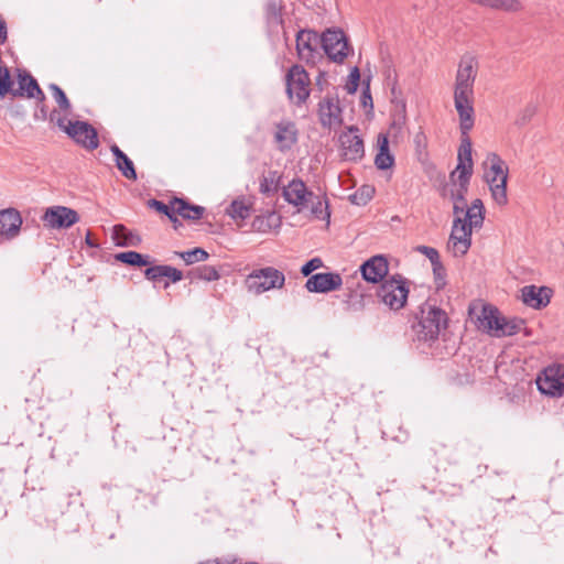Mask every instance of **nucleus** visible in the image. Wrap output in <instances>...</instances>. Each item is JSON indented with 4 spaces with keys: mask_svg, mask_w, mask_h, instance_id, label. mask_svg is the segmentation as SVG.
I'll return each mask as SVG.
<instances>
[{
    "mask_svg": "<svg viewBox=\"0 0 564 564\" xmlns=\"http://www.w3.org/2000/svg\"><path fill=\"white\" fill-rule=\"evenodd\" d=\"M358 128L349 127L339 135L341 156L346 161H359L365 155L364 140L357 134Z\"/></svg>",
    "mask_w": 564,
    "mask_h": 564,
    "instance_id": "15",
    "label": "nucleus"
},
{
    "mask_svg": "<svg viewBox=\"0 0 564 564\" xmlns=\"http://www.w3.org/2000/svg\"><path fill=\"white\" fill-rule=\"evenodd\" d=\"M286 94L289 99L296 104H304L310 97L311 79L308 73L302 65L294 64L285 75Z\"/></svg>",
    "mask_w": 564,
    "mask_h": 564,
    "instance_id": "10",
    "label": "nucleus"
},
{
    "mask_svg": "<svg viewBox=\"0 0 564 564\" xmlns=\"http://www.w3.org/2000/svg\"><path fill=\"white\" fill-rule=\"evenodd\" d=\"M484 180L488 184L494 202L499 206L508 204L507 182L509 167L495 152L487 154L482 163Z\"/></svg>",
    "mask_w": 564,
    "mask_h": 564,
    "instance_id": "3",
    "label": "nucleus"
},
{
    "mask_svg": "<svg viewBox=\"0 0 564 564\" xmlns=\"http://www.w3.org/2000/svg\"><path fill=\"white\" fill-rule=\"evenodd\" d=\"M22 217L14 208L0 210V235L14 238L21 228Z\"/></svg>",
    "mask_w": 564,
    "mask_h": 564,
    "instance_id": "24",
    "label": "nucleus"
},
{
    "mask_svg": "<svg viewBox=\"0 0 564 564\" xmlns=\"http://www.w3.org/2000/svg\"><path fill=\"white\" fill-rule=\"evenodd\" d=\"M478 58L470 54H464L457 65L454 83V106L458 113V119L469 121V117H475L474 110V86L478 75Z\"/></svg>",
    "mask_w": 564,
    "mask_h": 564,
    "instance_id": "1",
    "label": "nucleus"
},
{
    "mask_svg": "<svg viewBox=\"0 0 564 564\" xmlns=\"http://www.w3.org/2000/svg\"><path fill=\"white\" fill-rule=\"evenodd\" d=\"M415 250L424 254L431 261L432 265H435L441 262L440 253L435 248L427 246H417Z\"/></svg>",
    "mask_w": 564,
    "mask_h": 564,
    "instance_id": "43",
    "label": "nucleus"
},
{
    "mask_svg": "<svg viewBox=\"0 0 564 564\" xmlns=\"http://www.w3.org/2000/svg\"><path fill=\"white\" fill-rule=\"evenodd\" d=\"M280 181L281 174L278 171H268L260 178V192L267 196L278 193Z\"/></svg>",
    "mask_w": 564,
    "mask_h": 564,
    "instance_id": "30",
    "label": "nucleus"
},
{
    "mask_svg": "<svg viewBox=\"0 0 564 564\" xmlns=\"http://www.w3.org/2000/svg\"><path fill=\"white\" fill-rule=\"evenodd\" d=\"M175 254L180 257L187 265L194 264L196 262H203L209 257L208 252L199 247L187 251H175Z\"/></svg>",
    "mask_w": 564,
    "mask_h": 564,
    "instance_id": "33",
    "label": "nucleus"
},
{
    "mask_svg": "<svg viewBox=\"0 0 564 564\" xmlns=\"http://www.w3.org/2000/svg\"><path fill=\"white\" fill-rule=\"evenodd\" d=\"M8 39L7 23L0 15V44H3Z\"/></svg>",
    "mask_w": 564,
    "mask_h": 564,
    "instance_id": "46",
    "label": "nucleus"
},
{
    "mask_svg": "<svg viewBox=\"0 0 564 564\" xmlns=\"http://www.w3.org/2000/svg\"><path fill=\"white\" fill-rule=\"evenodd\" d=\"M110 151L115 156L116 166L121 174L128 180L135 181L137 172L134 164L128 155L117 144H112Z\"/></svg>",
    "mask_w": 564,
    "mask_h": 564,
    "instance_id": "26",
    "label": "nucleus"
},
{
    "mask_svg": "<svg viewBox=\"0 0 564 564\" xmlns=\"http://www.w3.org/2000/svg\"><path fill=\"white\" fill-rule=\"evenodd\" d=\"M325 54L334 62L341 63L348 55V43L341 31L327 30L321 36Z\"/></svg>",
    "mask_w": 564,
    "mask_h": 564,
    "instance_id": "14",
    "label": "nucleus"
},
{
    "mask_svg": "<svg viewBox=\"0 0 564 564\" xmlns=\"http://www.w3.org/2000/svg\"><path fill=\"white\" fill-rule=\"evenodd\" d=\"M126 231V227L123 225H116L113 227V234L116 238L118 239L121 234Z\"/></svg>",
    "mask_w": 564,
    "mask_h": 564,
    "instance_id": "50",
    "label": "nucleus"
},
{
    "mask_svg": "<svg viewBox=\"0 0 564 564\" xmlns=\"http://www.w3.org/2000/svg\"><path fill=\"white\" fill-rule=\"evenodd\" d=\"M366 296L362 293L351 292L347 300L348 308L351 311H361L364 310Z\"/></svg>",
    "mask_w": 564,
    "mask_h": 564,
    "instance_id": "41",
    "label": "nucleus"
},
{
    "mask_svg": "<svg viewBox=\"0 0 564 564\" xmlns=\"http://www.w3.org/2000/svg\"><path fill=\"white\" fill-rule=\"evenodd\" d=\"M147 280L152 282H161L162 279L176 283L183 279V272L167 264L152 265L144 271Z\"/></svg>",
    "mask_w": 564,
    "mask_h": 564,
    "instance_id": "25",
    "label": "nucleus"
},
{
    "mask_svg": "<svg viewBox=\"0 0 564 564\" xmlns=\"http://www.w3.org/2000/svg\"><path fill=\"white\" fill-rule=\"evenodd\" d=\"M284 283L285 276L283 272L273 267L256 269L246 278L248 290L256 294H262L273 289H281Z\"/></svg>",
    "mask_w": 564,
    "mask_h": 564,
    "instance_id": "9",
    "label": "nucleus"
},
{
    "mask_svg": "<svg viewBox=\"0 0 564 564\" xmlns=\"http://www.w3.org/2000/svg\"><path fill=\"white\" fill-rule=\"evenodd\" d=\"M469 182L470 180L465 177H454V180H451L447 187L444 188L443 195L449 197L453 202V214L455 217H463L468 208L466 204V194L468 192Z\"/></svg>",
    "mask_w": 564,
    "mask_h": 564,
    "instance_id": "16",
    "label": "nucleus"
},
{
    "mask_svg": "<svg viewBox=\"0 0 564 564\" xmlns=\"http://www.w3.org/2000/svg\"><path fill=\"white\" fill-rule=\"evenodd\" d=\"M18 88H13L12 97L34 98L41 104L45 100V94L39 86L36 79L26 70L18 69Z\"/></svg>",
    "mask_w": 564,
    "mask_h": 564,
    "instance_id": "18",
    "label": "nucleus"
},
{
    "mask_svg": "<svg viewBox=\"0 0 564 564\" xmlns=\"http://www.w3.org/2000/svg\"><path fill=\"white\" fill-rule=\"evenodd\" d=\"M199 564H218L216 561L202 562Z\"/></svg>",
    "mask_w": 564,
    "mask_h": 564,
    "instance_id": "55",
    "label": "nucleus"
},
{
    "mask_svg": "<svg viewBox=\"0 0 564 564\" xmlns=\"http://www.w3.org/2000/svg\"><path fill=\"white\" fill-rule=\"evenodd\" d=\"M264 17L269 29L274 30L282 25V1L268 0L264 4Z\"/></svg>",
    "mask_w": 564,
    "mask_h": 564,
    "instance_id": "28",
    "label": "nucleus"
},
{
    "mask_svg": "<svg viewBox=\"0 0 564 564\" xmlns=\"http://www.w3.org/2000/svg\"><path fill=\"white\" fill-rule=\"evenodd\" d=\"M13 82L8 67H0V100L10 94L12 96Z\"/></svg>",
    "mask_w": 564,
    "mask_h": 564,
    "instance_id": "38",
    "label": "nucleus"
},
{
    "mask_svg": "<svg viewBox=\"0 0 564 564\" xmlns=\"http://www.w3.org/2000/svg\"><path fill=\"white\" fill-rule=\"evenodd\" d=\"M274 141L280 151L290 150L297 141V129L294 122L283 120L275 124Z\"/></svg>",
    "mask_w": 564,
    "mask_h": 564,
    "instance_id": "22",
    "label": "nucleus"
},
{
    "mask_svg": "<svg viewBox=\"0 0 564 564\" xmlns=\"http://www.w3.org/2000/svg\"><path fill=\"white\" fill-rule=\"evenodd\" d=\"M46 117H47V111H46L45 106L43 105V106L40 108V111L34 113V118H35V119H40V120H45V119H46Z\"/></svg>",
    "mask_w": 564,
    "mask_h": 564,
    "instance_id": "49",
    "label": "nucleus"
},
{
    "mask_svg": "<svg viewBox=\"0 0 564 564\" xmlns=\"http://www.w3.org/2000/svg\"><path fill=\"white\" fill-rule=\"evenodd\" d=\"M384 74H386L387 79H391L392 75L395 77V70L392 69L390 66H387Z\"/></svg>",
    "mask_w": 564,
    "mask_h": 564,
    "instance_id": "51",
    "label": "nucleus"
},
{
    "mask_svg": "<svg viewBox=\"0 0 564 564\" xmlns=\"http://www.w3.org/2000/svg\"><path fill=\"white\" fill-rule=\"evenodd\" d=\"M318 117L323 127L333 128L341 124V109L335 97H325L318 104Z\"/></svg>",
    "mask_w": 564,
    "mask_h": 564,
    "instance_id": "21",
    "label": "nucleus"
},
{
    "mask_svg": "<svg viewBox=\"0 0 564 564\" xmlns=\"http://www.w3.org/2000/svg\"><path fill=\"white\" fill-rule=\"evenodd\" d=\"M149 205L153 208H155L158 212L166 215L171 221L176 224L178 221L175 213H173V202L171 203V206L165 205L164 203L156 200V199H150Z\"/></svg>",
    "mask_w": 564,
    "mask_h": 564,
    "instance_id": "39",
    "label": "nucleus"
},
{
    "mask_svg": "<svg viewBox=\"0 0 564 564\" xmlns=\"http://www.w3.org/2000/svg\"><path fill=\"white\" fill-rule=\"evenodd\" d=\"M323 78H324V75L319 74L317 77V84H321Z\"/></svg>",
    "mask_w": 564,
    "mask_h": 564,
    "instance_id": "54",
    "label": "nucleus"
},
{
    "mask_svg": "<svg viewBox=\"0 0 564 564\" xmlns=\"http://www.w3.org/2000/svg\"><path fill=\"white\" fill-rule=\"evenodd\" d=\"M551 293V289L546 286L525 285L521 290V297L527 305L539 310L550 303Z\"/></svg>",
    "mask_w": 564,
    "mask_h": 564,
    "instance_id": "23",
    "label": "nucleus"
},
{
    "mask_svg": "<svg viewBox=\"0 0 564 564\" xmlns=\"http://www.w3.org/2000/svg\"><path fill=\"white\" fill-rule=\"evenodd\" d=\"M523 325V319H507L500 315L498 308L491 305H485L478 316V328L495 337L513 336L522 329Z\"/></svg>",
    "mask_w": 564,
    "mask_h": 564,
    "instance_id": "5",
    "label": "nucleus"
},
{
    "mask_svg": "<svg viewBox=\"0 0 564 564\" xmlns=\"http://www.w3.org/2000/svg\"><path fill=\"white\" fill-rule=\"evenodd\" d=\"M323 267V261L321 258H313L310 261H307L302 268L301 273L304 276H308L312 274L313 271L319 269Z\"/></svg>",
    "mask_w": 564,
    "mask_h": 564,
    "instance_id": "44",
    "label": "nucleus"
},
{
    "mask_svg": "<svg viewBox=\"0 0 564 564\" xmlns=\"http://www.w3.org/2000/svg\"><path fill=\"white\" fill-rule=\"evenodd\" d=\"M485 219V207L480 198L473 200L465 215L453 220L447 249L454 257L465 256L471 246L474 228H480Z\"/></svg>",
    "mask_w": 564,
    "mask_h": 564,
    "instance_id": "2",
    "label": "nucleus"
},
{
    "mask_svg": "<svg viewBox=\"0 0 564 564\" xmlns=\"http://www.w3.org/2000/svg\"><path fill=\"white\" fill-rule=\"evenodd\" d=\"M341 284L343 279L339 273L327 272L311 275L305 283V288L312 293H327L338 290Z\"/></svg>",
    "mask_w": 564,
    "mask_h": 564,
    "instance_id": "20",
    "label": "nucleus"
},
{
    "mask_svg": "<svg viewBox=\"0 0 564 564\" xmlns=\"http://www.w3.org/2000/svg\"><path fill=\"white\" fill-rule=\"evenodd\" d=\"M196 276L205 281H216L220 278L217 269L212 265H202L196 269Z\"/></svg>",
    "mask_w": 564,
    "mask_h": 564,
    "instance_id": "40",
    "label": "nucleus"
},
{
    "mask_svg": "<svg viewBox=\"0 0 564 564\" xmlns=\"http://www.w3.org/2000/svg\"><path fill=\"white\" fill-rule=\"evenodd\" d=\"M379 152L375 158V165L379 170H388L394 164V158L389 151V141L386 135L380 134L378 138Z\"/></svg>",
    "mask_w": 564,
    "mask_h": 564,
    "instance_id": "29",
    "label": "nucleus"
},
{
    "mask_svg": "<svg viewBox=\"0 0 564 564\" xmlns=\"http://www.w3.org/2000/svg\"><path fill=\"white\" fill-rule=\"evenodd\" d=\"M375 194V187L371 185H364L358 191L349 196V200L358 206L366 205Z\"/></svg>",
    "mask_w": 564,
    "mask_h": 564,
    "instance_id": "35",
    "label": "nucleus"
},
{
    "mask_svg": "<svg viewBox=\"0 0 564 564\" xmlns=\"http://www.w3.org/2000/svg\"><path fill=\"white\" fill-rule=\"evenodd\" d=\"M205 208L198 205H191L182 198H174L173 213L184 219L198 220L203 217Z\"/></svg>",
    "mask_w": 564,
    "mask_h": 564,
    "instance_id": "27",
    "label": "nucleus"
},
{
    "mask_svg": "<svg viewBox=\"0 0 564 564\" xmlns=\"http://www.w3.org/2000/svg\"><path fill=\"white\" fill-rule=\"evenodd\" d=\"M482 7L505 12H519L523 8L520 0H485Z\"/></svg>",
    "mask_w": 564,
    "mask_h": 564,
    "instance_id": "32",
    "label": "nucleus"
},
{
    "mask_svg": "<svg viewBox=\"0 0 564 564\" xmlns=\"http://www.w3.org/2000/svg\"><path fill=\"white\" fill-rule=\"evenodd\" d=\"M228 215L234 219L245 220L250 216V207L242 200H234L228 208Z\"/></svg>",
    "mask_w": 564,
    "mask_h": 564,
    "instance_id": "36",
    "label": "nucleus"
},
{
    "mask_svg": "<svg viewBox=\"0 0 564 564\" xmlns=\"http://www.w3.org/2000/svg\"><path fill=\"white\" fill-rule=\"evenodd\" d=\"M448 317L445 311L426 301L420 308V317L413 325L419 341H434L442 329L447 327Z\"/></svg>",
    "mask_w": 564,
    "mask_h": 564,
    "instance_id": "4",
    "label": "nucleus"
},
{
    "mask_svg": "<svg viewBox=\"0 0 564 564\" xmlns=\"http://www.w3.org/2000/svg\"><path fill=\"white\" fill-rule=\"evenodd\" d=\"M117 245H118V246H124V245H127V242H120V241H118V242H117Z\"/></svg>",
    "mask_w": 564,
    "mask_h": 564,
    "instance_id": "56",
    "label": "nucleus"
},
{
    "mask_svg": "<svg viewBox=\"0 0 564 564\" xmlns=\"http://www.w3.org/2000/svg\"><path fill=\"white\" fill-rule=\"evenodd\" d=\"M48 89L51 90L53 98L55 99L61 110L65 112L69 111L70 102L64 90L56 84H50Z\"/></svg>",
    "mask_w": 564,
    "mask_h": 564,
    "instance_id": "37",
    "label": "nucleus"
},
{
    "mask_svg": "<svg viewBox=\"0 0 564 564\" xmlns=\"http://www.w3.org/2000/svg\"><path fill=\"white\" fill-rule=\"evenodd\" d=\"M436 289H443L446 284V270L442 262L432 265Z\"/></svg>",
    "mask_w": 564,
    "mask_h": 564,
    "instance_id": "42",
    "label": "nucleus"
},
{
    "mask_svg": "<svg viewBox=\"0 0 564 564\" xmlns=\"http://www.w3.org/2000/svg\"><path fill=\"white\" fill-rule=\"evenodd\" d=\"M321 36L313 30L303 29L296 33V53L301 61L314 64L319 56Z\"/></svg>",
    "mask_w": 564,
    "mask_h": 564,
    "instance_id": "12",
    "label": "nucleus"
},
{
    "mask_svg": "<svg viewBox=\"0 0 564 564\" xmlns=\"http://www.w3.org/2000/svg\"><path fill=\"white\" fill-rule=\"evenodd\" d=\"M408 280L400 274L384 280L377 290L378 299L389 308L401 310L408 300Z\"/></svg>",
    "mask_w": 564,
    "mask_h": 564,
    "instance_id": "8",
    "label": "nucleus"
},
{
    "mask_svg": "<svg viewBox=\"0 0 564 564\" xmlns=\"http://www.w3.org/2000/svg\"><path fill=\"white\" fill-rule=\"evenodd\" d=\"M538 389L542 394L560 398L564 395V365L547 366L536 379Z\"/></svg>",
    "mask_w": 564,
    "mask_h": 564,
    "instance_id": "11",
    "label": "nucleus"
},
{
    "mask_svg": "<svg viewBox=\"0 0 564 564\" xmlns=\"http://www.w3.org/2000/svg\"><path fill=\"white\" fill-rule=\"evenodd\" d=\"M361 101H362V105L366 107L368 104L370 105V107H372V98H371V95H370V91H369V87H367L366 90H364L362 93V97H361Z\"/></svg>",
    "mask_w": 564,
    "mask_h": 564,
    "instance_id": "48",
    "label": "nucleus"
},
{
    "mask_svg": "<svg viewBox=\"0 0 564 564\" xmlns=\"http://www.w3.org/2000/svg\"><path fill=\"white\" fill-rule=\"evenodd\" d=\"M56 111L54 110L50 119L55 121L56 124L67 133L77 144L84 149L93 151L99 147V139L96 129L86 121H66L65 118H55Z\"/></svg>",
    "mask_w": 564,
    "mask_h": 564,
    "instance_id": "6",
    "label": "nucleus"
},
{
    "mask_svg": "<svg viewBox=\"0 0 564 564\" xmlns=\"http://www.w3.org/2000/svg\"><path fill=\"white\" fill-rule=\"evenodd\" d=\"M42 221L51 229H67L79 221V215L69 207L53 206L44 212Z\"/></svg>",
    "mask_w": 564,
    "mask_h": 564,
    "instance_id": "13",
    "label": "nucleus"
},
{
    "mask_svg": "<svg viewBox=\"0 0 564 564\" xmlns=\"http://www.w3.org/2000/svg\"><path fill=\"white\" fill-rule=\"evenodd\" d=\"M469 1L475 4H478V6H484V2H485V0H469Z\"/></svg>",
    "mask_w": 564,
    "mask_h": 564,
    "instance_id": "53",
    "label": "nucleus"
},
{
    "mask_svg": "<svg viewBox=\"0 0 564 564\" xmlns=\"http://www.w3.org/2000/svg\"><path fill=\"white\" fill-rule=\"evenodd\" d=\"M170 285L169 281L164 283V288H167Z\"/></svg>",
    "mask_w": 564,
    "mask_h": 564,
    "instance_id": "57",
    "label": "nucleus"
},
{
    "mask_svg": "<svg viewBox=\"0 0 564 564\" xmlns=\"http://www.w3.org/2000/svg\"><path fill=\"white\" fill-rule=\"evenodd\" d=\"M282 196L289 204L293 205L299 212H301L314 197V193L307 189L302 180L294 178L283 187Z\"/></svg>",
    "mask_w": 564,
    "mask_h": 564,
    "instance_id": "17",
    "label": "nucleus"
},
{
    "mask_svg": "<svg viewBox=\"0 0 564 564\" xmlns=\"http://www.w3.org/2000/svg\"><path fill=\"white\" fill-rule=\"evenodd\" d=\"M85 241L88 246L90 247H96V245L91 241V238H90V232L88 231L86 237H85Z\"/></svg>",
    "mask_w": 564,
    "mask_h": 564,
    "instance_id": "52",
    "label": "nucleus"
},
{
    "mask_svg": "<svg viewBox=\"0 0 564 564\" xmlns=\"http://www.w3.org/2000/svg\"><path fill=\"white\" fill-rule=\"evenodd\" d=\"M116 259L122 263L133 267H145L151 263L149 256H143L137 251H127L116 254Z\"/></svg>",
    "mask_w": 564,
    "mask_h": 564,
    "instance_id": "31",
    "label": "nucleus"
},
{
    "mask_svg": "<svg viewBox=\"0 0 564 564\" xmlns=\"http://www.w3.org/2000/svg\"><path fill=\"white\" fill-rule=\"evenodd\" d=\"M312 202L311 213L317 218L322 220H329L330 212L328 209V202L319 196L314 195V197L310 200Z\"/></svg>",
    "mask_w": 564,
    "mask_h": 564,
    "instance_id": "34",
    "label": "nucleus"
},
{
    "mask_svg": "<svg viewBox=\"0 0 564 564\" xmlns=\"http://www.w3.org/2000/svg\"><path fill=\"white\" fill-rule=\"evenodd\" d=\"M359 79V69L355 67L349 74V83L346 86L348 93L354 94L357 90Z\"/></svg>",
    "mask_w": 564,
    "mask_h": 564,
    "instance_id": "45",
    "label": "nucleus"
},
{
    "mask_svg": "<svg viewBox=\"0 0 564 564\" xmlns=\"http://www.w3.org/2000/svg\"><path fill=\"white\" fill-rule=\"evenodd\" d=\"M414 143L416 145V149H422L425 147V135L423 132H419L415 137H414Z\"/></svg>",
    "mask_w": 564,
    "mask_h": 564,
    "instance_id": "47",
    "label": "nucleus"
},
{
    "mask_svg": "<svg viewBox=\"0 0 564 564\" xmlns=\"http://www.w3.org/2000/svg\"><path fill=\"white\" fill-rule=\"evenodd\" d=\"M359 271L365 281L379 283L389 272L388 259L382 254L373 256L360 265Z\"/></svg>",
    "mask_w": 564,
    "mask_h": 564,
    "instance_id": "19",
    "label": "nucleus"
},
{
    "mask_svg": "<svg viewBox=\"0 0 564 564\" xmlns=\"http://www.w3.org/2000/svg\"><path fill=\"white\" fill-rule=\"evenodd\" d=\"M475 124V117H469V121H464V119H459V130H460V147L458 149L457 155V166L451 173L449 180H454V177L458 178H467L470 180L473 175V158H471V140L469 138V132Z\"/></svg>",
    "mask_w": 564,
    "mask_h": 564,
    "instance_id": "7",
    "label": "nucleus"
}]
</instances>
